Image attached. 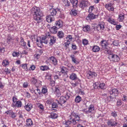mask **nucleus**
<instances>
[{"mask_svg":"<svg viewBox=\"0 0 127 127\" xmlns=\"http://www.w3.org/2000/svg\"><path fill=\"white\" fill-rule=\"evenodd\" d=\"M31 13L33 15L35 22L39 23L42 21L40 17L42 15V14L39 8L34 7L31 9Z\"/></svg>","mask_w":127,"mask_h":127,"instance_id":"obj_1","label":"nucleus"},{"mask_svg":"<svg viewBox=\"0 0 127 127\" xmlns=\"http://www.w3.org/2000/svg\"><path fill=\"white\" fill-rule=\"evenodd\" d=\"M70 116L69 120L66 121L64 123L65 127H70L69 125H76L80 121V117L75 113H72Z\"/></svg>","mask_w":127,"mask_h":127,"instance_id":"obj_2","label":"nucleus"},{"mask_svg":"<svg viewBox=\"0 0 127 127\" xmlns=\"http://www.w3.org/2000/svg\"><path fill=\"white\" fill-rule=\"evenodd\" d=\"M50 37V35L49 32H47L45 36H44L42 37L41 39L40 40V43L41 44H42L43 43H44L45 44H47V43L48 40L47 39L48 38V39H49V38Z\"/></svg>","mask_w":127,"mask_h":127,"instance_id":"obj_3","label":"nucleus"},{"mask_svg":"<svg viewBox=\"0 0 127 127\" xmlns=\"http://www.w3.org/2000/svg\"><path fill=\"white\" fill-rule=\"evenodd\" d=\"M109 58L111 61L117 62L120 60V58L118 55L113 54H110Z\"/></svg>","mask_w":127,"mask_h":127,"instance_id":"obj_4","label":"nucleus"},{"mask_svg":"<svg viewBox=\"0 0 127 127\" xmlns=\"http://www.w3.org/2000/svg\"><path fill=\"white\" fill-rule=\"evenodd\" d=\"M56 26H54L51 27L50 29V31H54V32H57V29H59L62 26V24L59 21L56 22L55 23Z\"/></svg>","mask_w":127,"mask_h":127,"instance_id":"obj_5","label":"nucleus"},{"mask_svg":"<svg viewBox=\"0 0 127 127\" xmlns=\"http://www.w3.org/2000/svg\"><path fill=\"white\" fill-rule=\"evenodd\" d=\"M90 5L88 1L87 0H82L80 3L79 6L82 9Z\"/></svg>","mask_w":127,"mask_h":127,"instance_id":"obj_6","label":"nucleus"},{"mask_svg":"<svg viewBox=\"0 0 127 127\" xmlns=\"http://www.w3.org/2000/svg\"><path fill=\"white\" fill-rule=\"evenodd\" d=\"M31 81V82L33 84H35L37 87L41 86V82L39 81H37V80L34 78H32Z\"/></svg>","mask_w":127,"mask_h":127,"instance_id":"obj_7","label":"nucleus"},{"mask_svg":"<svg viewBox=\"0 0 127 127\" xmlns=\"http://www.w3.org/2000/svg\"><path fill=\"white\" fill-rule=\"evenodd\" d=\"M50 13L51 15L52 16L56 15L57 13H58L59 12H61L60 9L59 8H57L56 9H52L50 10Z\"/></svg>","mask_w":127,"mask_h":127,"instance_id":"obj_8","label":"nucleus"},{"mask_svg":"<svg viewBox=\"0 0 127 127\" xmlns=\"http://www.w3.org/2000/svg\"><path fill=\"white\" fill-rule=\"evenodd\" d=\"M117 124V122L115 121L113 119L109 120L107 122L108 125L110 127L115 126H116Z\"/></svg>","mask_w":127,"mask_h":127,"instance_id":"obj_9","label":"nucleus"},{"mask_svg":"<svg viewBox=\"0 0 127 127\" xmlns=\"http://www.w3.org/2000/svg\"><path fill=\"white\" fill-rule=\"evenodd\" d=\"M106 42L105 41L102 40L101 42L102 46L103 49V51L105 53H107L108 52V50L107 48V45L105 43Z\"/></svg>","mask_w":127,"mask_h":127,"instance_id":"obj_10","label":"nucleus"},{"mask_svg":"<svg viewBox=\"0 0 127 127\" xmlns=\"http://www.w3.org/2000/svg\"><path fill=\"white\" fill-rule=\"evenodd\" d=\"M97 75V74L94 72H92L90 71L87 75L88 78L90 79L94 77H95Z\"/></svg>","mask_w":127,"mask_h":127,"instance_id":"obj_11","label":"nucleus"},{"mask_svg":"<svg viewBox=\"0 0 127 127\" xmlns=\"http://www.w3.org/2000/svg\"><path fill=\"white\" fill-rule=\"evenodd\" d=\"M94 110V105H91L88 108V110L85 111V113L89 114L90 113H92Z\"/></svg>","mask_w":127,"mask_h":127,"instance_id":"obj_12","label":"nucleus"},{"mask_svg":"<svg viewBox=\"0 0 127 127\" xmlns=\"http://www.w3.org/2000/svg\"><path fill=\"white\" fill-rule=\"evenodd\" d=\"M112 5L111 3H109L105 5V7L109 11H113L114 8Z\"/></svg>","mask_w":127,"mask_h":127,"instance_id":"obj_13","label":"nucleus"},{"mask_svg":"<svg viewBox=\"0 0 127 127\" xmlns=\"http://www.w3.org/2000/svg\"><path fill=\"white\" fill-rule=\"evenodd\" d=\"M50 62L54 65L57 64V61L55 57H51L50 58Z\"/></svg>","mask_w":127,"mask_h":127,"instance_id":"obj_14","label":"nucleus"},{"mask_svg":"<svg viewBox=\"0 0 127 127\" xmlns=\"http://www.w3.org/2000/svg\"><path fill=\"white\" fill-rule=\"evenodd\" d=\"M66 100L64 96H62L61 97L59 101L58 100L57 101L58 103L61 105H62V104L65 103L66 101Z\"/></svg>","mask_w":127,"mask_h":127,"instance_id":"obj_15","label":"nucleus"},{"mask_svg":"<svg viewBox=\"0 0 127 127\" xmlns=\"http://www.w3.org/2000/svg\"><path fill=\"white\" fill-rule=\"evenodd\" d=\"M22 102L20 101H18L16 102L15 103L12 104V106L13 107H21L22 105Z\"/></svg>","mask_w":127,"mask_h":127,"instance_id":"obj_16","label":"nucleus"},{"mask_svg":"<svg viewBox=\"0 0 127 127\" xmlns=\"http://www.w3.org/2000/svg\"><path fill=\"white\" fill-rule=\"evenodd\" d=\"M107 21L111 24L114 25H116V22L115 21L114 19L110 17H109L108 18H107Z\"/></svg>","mask_w":127,"mask_h":127,"instance_id":"obj_17","label":"nucleus"},{"mask_svg":"<svg viewBox=\"0 0 127 127\" xmlns=\"http://www.w3.org/2000/svg\"><path fill=\"white\" fill-rule=\"evenodd\" d=\"M110 93L111 95L114 94L115 96L118 95L119 92L117 89H114L110 91Z\"/></svg>","mask_w":127,"mask_h":127,"instance_id":"obj_18","label":"nucleus"},{"mask_svg":"<svg viewBox=\"0 0 127 127\" xmlns=\"http://www.w3.org/2000/svg\"><path fill=\"white\" fill-rule=\"evenodd\" d=\"M54 20L53 16H52L50 15H49L46 17V20L48 22H51L52 21H53Z\"/></svg>","mask_w":127,"mask_h":127,"instance_id":"obj_19","label":"nucleus"},{"mask_svg":"<svg viewBox=\"0 0 127 127\" xmlns=\"http://www.w3.org/2000/svg\"><path fill=\"white\" fill-rule=\"evenodd\" d=\"M63 45L65 47L66 49L67 48H69L71 46L70 42L69 41H67L66 42L64 43Z\"/></svg>","mask_w":127,"mask_h":127,"instance_id":"obj_20","label":"nucleus"},{"mask_svg":"<svg viewBox=\"0 0 127 127\" xmlns=\"http://www.w3.org/2000/svg\"><path fill=\"white\" fill-rule=\"evenodd\" d=\"M72 59V61L74 63L77 64L79 63V62L77 60V59L75 57L74 55H71L70 56Z\"/></svg>","mask_w":127,"mask_h":127,"instance_id":"obj_21","label":"nucleus"},{"mask_svg":"<svg viewBox=\"0 0 127 127\" xmlns=\"http://www.w3.org/2000/svg\"><path fill=\"white\" fill-rule=\"evenodd\" d=\"M90 26L88 25L85 26L83 27V30L84 31L89 32L90 31Z\"/></svg>","mask_w":127,"mask_h":127,"instance_id":"obj_22","label":"nucleus"},{"mask_svg":"<svg viewBox=\"0 0 127 127\" xmlns=\"http://www.w3.org/2000/svg\"><path fill=\"white\" fill-rule=\"evenodd\" d=\"M92 51L93 52H98L100 50L99 47L97 46H94L92 48Z\"/></svg>","mask_w":127,"mask_h":127,"instance_id":"obj_23","label":"nucleus"},{"mask_svg":"<svg viewBox=\"0 0 127 127\" xmlns=\"http://www.w3.org/2000/svg\"><path fill=\"white\" fill-rule=\"evenodd\" d=\"M71 3L72 4L73 7L75 8L77 7L78 2V0H70Z\"/></svg>","mask_w":127,"mask_h":127,"instance_id":"obj_24","label":"nucleus"},{"mask_svg":"<svg viewBox=\"0 0 127 127\" xmlns=\"http://www.w3.org/2000/svg\"><path fill=\"white\" fill-rule=\"evenodd\" d=\"M96 15H95L93 14L92 13L89 14L87 18H88L90 20H92L95 19Z\"/></svg>","mask_w":127,"mask_h":127,"instance_id":"obj_25","label":"nucleus"},{"mask_svg":"<svg viewBox=\"0 0 127 127\" xmlns=\"http://www.w3.org/2000/svg\"><path fill=\"white\" fill-rule=\"evenodd\" d=\"M25 108L28 111H29L32 108V105L30 104H28L26 106H25Z\"/></svg>","mask_w":127,"mask_h":127,"instance_id":"obj_26","label":"nucleus"},{"mask_svg":"<svg viewBox=\"0 0 127 127\" xmlns=\"http://www.w3.org/2000/svg\"><path fill=\"white\" fill-rule=\"evenodd\" d=\"M54 93L57 97H59L61 95V93L58 88H55Z\"/></svg>","mask_w":127,"mask_h":127,"instance_id":"obj_27","label":"nucleus"},{"mask_svg":"<svg viewBox=\"0 0 127 127\" xmlns=\"http://www.w3.org/2000/svg\"><path fill=\"white\" fill-rule=\"evenodd\" d=\"M124 13L121 14L119 15V18L120 22H122L124 20Z\"/></svg>","mask_w":127,"mask_h":127,"instance_id":"obj_28","label":"nucleus"},{"mask_svg":"<svg viewBox=\"0 0 127 127\" xmlns=\"http://www.w3.org/2000/svg\"><path fill=\"white\" fill-rule=\"evenodd\" d=\"M26 125L28 127L30 126L32 124V122L31 119H28L26 120Z\"/></svg>","mask_w":127,"mask_h":127,"instance_id":"obj_29","label":"nucleus"},{"mask_svg":"<svg viewBox=\"0 0 127 127\" xmlns=\"http://www.w3.org/2000/svg\"><path fill=\"white\" fill-rule=\"evenodd\" d=\"M49 38L50 39V45H52L53 44L55 43L56 39L53 36L51 37L50 36V37Z\"/></svg>","mask_w":127,"mask_h":127,"instance_id":"obj_30","label":"nucleus"},{"mask_svg":"<svg viewBox=\"0 0 127 127\" xmlns=\"http://www.w3.org/2000/svg\"><path fill=\"white\" fill-rule=\"evenodd\" d=\"M105 24L104 22L101 23L98 26L97 28H100L101 30H103L104 29V25Z\"/></svg>","mask_w":127,"mask_h":127,"instance_id":"obj_31","label":"nucleus"},{"mask_svg":"<svg viewBox=\"0 0 127 127\" xmlns=\"http://www.w3.org/2000/svg\"><path fill=\"white\" fill-rule=\"evenodd\" d=\"M71 15L76 16L77 14V11L74 9H72L70 12Z\"/></svg>","mask_w":127,"mask_h":127,"instance_id":"obj_32","label":"nucleus"},{"mask_svg":"<svg viewBox=\"0 0 127 127\" xmlns=\"http://www.w3.org/2000/svg\"><path fill=\"white\" fill-rule=\"evenodd\" d=\"M116 97H112L111 96H109L107 97V99L108 102L111 101H114L115 100Z\"/></svg>","mask_w":127,"mask_h":127,"instance_id":"obj_33","label":"nucleus"},{"mask_svg":"<svg viewBox=\"0 0 127 127\" xmlns=\"http://www.w3.org/2000/svg\"><path fill=\"white\" fill-rule=\"evenodd\" d=\"M70 78L72 80H75L77 78L76 75L75 73H72L70 75Z\"/></svg>","mask_w":127,"mask_h":127,"instance_id":"obj_34","label":"nucleus"},{"mask_svg":"<svg viewBox=\"0 0 127 127\" xmlns=\"http://www.w3.org/2000/svg\"><path fill=\"white\" fill-rule=\"evenodd\" d=\"M40 69L41 70L44 71L49 69V68L47 65L42 66L40 67Z\"/></svg>","mask_w":127,"mask_h":127,"instance_id":"obj_35","label":"nucleus"},{"mask_svg":"<svg viewBox=\"0 0 127 127\" xmlns=\"http://www.w3.org/2000/svg\"><path fill=\"white\" fill-rule=\"evenodd\" d=\"M60 68L61 69V72L62 73H65L67 71V69L64 66H61Z\"/></svg>","mask_w":127,"mask_h":127,"instance_id":"obj_36","label":"nucleus"},{"mask_svg":"<svg viewBox=\"0 0 127 127\" xmlns=\"http://www.w3.org/2000/svg\"><path fill=\"white\" fill-rule=\"evenodd\" d=\"M21 40L20 42V44L22 46H25L26 45V43L24 41L23 38L22 37L20 38Z\"/></svg>","mask_w":127,"mask_h":127,"instance_id":"obj_37","label":"nucleus"},{"mask_svg":"<svg viewBox=\"0 0 127 127\" xmlns=\"http://www.w3.org/2000/svg\"><path fill=\"white\" fill-rule=\"evenodd\" d=\"M49 117L52 119H55L57 118L58 115L57 114L55 113H51V115Z\"/></svg>","mask_w":127,"mask_h":127,"instance_id":"obj_38","label":"nucleus"},{"mask_svg":"<svg viewBox=\"0 0 127 127\" xmlns=\"http://www.w3.org/2000/svg\"><path fill=\"white\" fill-rule=\"evenodd\" d=\"M57 35L59 38H62L64 37V34L63 32H58Z\"/></svg>","mask_w":127,"mask_h":127,"instance_id":"obj_39","label":"nucleus"},{"mask_svg":"<svg viewBox=\"0 0 127 127\" xmlns=\"http://www.w3.org/2000/svg\"><path fill=\"white\" fill-rule=\"evenodd\" d=\"M81 98L79 95L77 96L75 99V101L76 102L79 103L81 101Z\"/></svg>","mask_w":127,"mask_h":127,"instance_id":"obj_40","label":"nucleus"},{"mask_svg":"<svg viewBox=\"0 0 127 127\" xmlns=\"http://www.w3.org/2000/svg\"><path fill=\"white\" fill-rule=\"evenodd\" d=\"M63 2L64 4V5L65 6L67 7L69 6L70 3L68 0H64Z\"/></svg>","mask_w":127,"mask_h":127,"instance_id":"obj_41","label":"nucleus"},{"mask_svg":"<svg viewBox=\"0 0 127 127\" xmlns=\"http://www.w3.org/2000/svg\"><path fill=\"white\" fill-rule=\"evenodd\" d=\"M119 44V42L118 40H114L113 42L111 45H113L114 46H117Z\"/></svg>","mask_w":127,"mask_h":127,"instance_id":"obj_42","label":"nucleus"},{"mask_svg":"<svg viewBox=\"0 0 127 127\" xmlns=\"http://www.w3.org/2000/svg\"><path fill=\"white\" fill-rule=\"evenodd\" d=\"M70 96V95L69 93H67L64 97L66 100H67L69 98Z\"/></svg>","mask_w":127,"mask_h":127,"instance_id":"obj_43","label":"nucleus"},{"mask_svg":"<svg viewBox=\"0 0 127 127\" xmlns=\"http://www.w3.org/2000/svg\"><path fill=\"white\" fill-rule=\"evenodd\" d=\"M101 89H105L106 87L104 83L100 84L98 86Z\"/></svg>","mask_w":127,"mask_h":127,"instance_id":"obj_44","label":"nucleus"},{"mask_svg":"<svg viewBox=\"0 0 127 127\" xmlns=\"http://www.w3.org/2000/svg\"><path fill=\"white\" fill-rule=\"evenodd\" d=\"M34 92V93L37 95L38 94H40L41 93L40 90L38 88L35 89Z\"/></svg>","mask_w":127,"mask_h":127,"instance_id":"obj_45","label":"nucleus"},{"mask_svg":"<svg viewBox=\"0 0 127 127\" xmlns=\"http://www.w3.org/2000/svg\"><path fill=\"white\" fill-rule=\"evenodd\" d=\"M99 85L98 83L96 82L93 84V86L95 89H96L99 87L98 86H99Z\"/></svg>","mask_w":127,"mask_h":127,"instance_id":"obj_46","label":"nucleus"},{"mask_svg":"<svg viewBox=\"0 0 127 127\" xmlns=\"http://www.w3.org/2000/svg\"><path fill=\"white\" fill-rule=\"evenodd\" d=\"M9 64L8 61L6 60H4L2 62V64L3 66H6L8 65Z\"/></svg>","mask_w":127,"mask_h":127,"instance_id":"obj_47","label":"nucleus"},{"mask_svg":"<svg viewBox=\"0 0 127 127\" xmlns=\"http://www.w3.org/2000/svg\"><path fill=\"white\" fill-rule=\"evenodd\" d=\"M13 39L11 37L8 36L7 38V43H9L10 42H12Z\"/></svg>","mask_w":127,"mask_h":127,"instance_id":"obj_48","label":"nucleus"},{"mask_svg":"<svg viewBox=\"0 0 127 127\" xmlns=\"http://www.w3.org/2000/svg\"><path fill=\"white\" fill-rule=\"evenodd\" d=\"M66 38L67 40V41L70 42L72 39V37L71 35H68L67 36V37H66Z\"/></svg>","mask_w":127,"mask_h":127,"instance_id":"obj_49","label":"nucleus"},{"mask_svg":"<svg viewBox=\"0 0 127 127\" xmlns=\"http://www.w3.org/2000/svg\"><path fill=\"white\" fill-rule=\"evenodd\" d=\"M35 86L34 85L31 86L30 88V90L32 92H34L35 89H34Z\"/></svg>","mask_w":127,"mask_h":127,"instance_id":"obj_50","label":"nucleus"},{"mask_svg":"<svg viewBox=\"0 0 127 127\" xmlns=\"http://www.w3.org/2000/svg\"><path fill=\"white\" fill-rule=\"evenodd\" d=\"M94 9V6H91L89 7L88 11L89 12H91Z\"/></svg>","mask_w":127,"mask_h":127,"instance_id":"obj_51","label":"nucleus"},{"mask_svg":"<svg viewBox=\"0 0 127 127\" xmlns=\"http://www.w3.org/2000/svg\"><path fill=\"white\" fill-rule=\"evenodd\" d=\"M47 91V90L46 88H43L42 90V93L44 94L46 93Z\"/></svg>","mask_w":127,"mask_h":127,"instance_id":"obj_52","label":"nucleus"},{"mask_svg":"<svg viewBox=\"0 0 127 127\" xmlns=\"http://www.w3.org/2000/svg\"><path fill=\"white\" fill-rule=\"evenodd\" d=\"M58 107L57 103L55 102H53L52 104V108H56Z\"/></svg>","mask_w":127,"mask_h":127,"instance_id":"obj_53","label":"nucleus"},{"mask_svg":"<svg viewBox=\"0 0 127 127\" xmlns=\"http://www.w3.org/2000/svg\"><path fill=\"white\" fill-rule=\"evenodd\" d=\"M88 43V42L87 40L86 39H83V43L84 45H87Z\"/></svg>","mask_w":127,"mask_h":127,"instance_id":"obj_54","label":"nucleus"},{"mask_svg":"<svg viewBox=\"0 0 127 127\" xmlns=\"http://www.w3.org/2000/svg\"><path fill=\"white\" fill-rule=\"evenodd\" d=\"M28 86V83L27 82H24L23 85V87L24 88H27Z\"/></svg>","mask_w":127,"mask_h":127,"instance_id":"obj_55","label":"nucleus"},{"mask_svg":"<svg viewBox=\"0 0 127 127\" xmlns=\"http://www.w3.org/2000/svg\"><path fill=\"white\" fill-rule=\"evenodd\" d=\"M12 112H13L12 111L8 110L5 112V113L6 114H7L9 115H11L12 114Z\"/></svg>","mask_w":127,"mask_h":127,"instance_id":"obj_56","label":"nucleus"},{"mask_svg":"<svg viewBox=\"0 0 127 127\" xmlns=\"http://www.w3.org/2000/svg\"><path fill=\"white\" fill-rule=\"evenodd\" d=\"M18 54L17 52H14L12 53V55L13 57H16L18 56Z\"/></svg>","mask_w":127,"mask_h":127,"instance_id":"obj_57","label":"nucleus"},{"mask_svg":"<svg viewBox=\"0 0 127 127\" xmlns=\"http://www.w3.org/2000/svg\"><path fill=\"white\" fill-rule=\"evenodd\" d=\"M11 117L12 118H14L16 117L15 113H14L13 112L10 115Z\"/></svg>","mask_w":127,"mask_h":127,"instance_id":"obj_58","label":"nucleus"},{"mask_svg":"<svg viewBox=\"0 0 127 127\" xmlns=\"http://www.w3.org/2000/svg\"><path fill=\"white\" fill-rule=\"evenodd\" d=\"M121 27L122 26L120 25H117L116 26V29L117 30H118L121 28Z\"/></svg>","mask_w":127,"mask_h":127,"instance_id":"obj_59","label":"nucleus"},{"mask_svg":"<svg viewBox=\"0 0 127 127\" xmlns=\"http://www.w3.org/2000/svg\"><path fill=\"white\" fill-rule=\"evenodd\" d=\"M51 75L50 74H47L46 76V78L48 80L50 79V80H51Z\"/></svg>","mask_w":127,"mask_h":127,"instance_id":"obj_60","label":"nucleus"},{"mask_svg":"<svg viewBox=\"0 0 127 127\" xmlns=\"http://www.w3.org/2000/svg\"><path fill=\"white\" fill-rule=\"evenodd\" d=\"M27 64H23L22 65V67L24 69H26L27 68Z\"/></svg>","mask_w":127,"mask_h":127,"instance_id":"obj_61","label":"nucleus"},{"mask_svg":"<svg viewBox=\"0 0 127 127\" xmlns=\"http://www.w3.org/2000/svg\"><path fill=\"white\" fill-rule=\"evenodd\" d=\"M12 100L13 101V103L12 104H14V103H15L16 102H17V101H16L17 99L15 97H13Z\"/></svg>","mask_w":127,"mask_h":127,"instance_id":"obj_62","label":"nucleus"},{"mask_svg":"<svg viewBox=\"0 0 127 127\" xmlns=\"http://www.w3.org/2000/svg\"><path fill=\"white\" fill-rule=\"evenodd\" d=\"M72 48L73 49L75 50L77 49L76 46L75 45L72 44L71 45Z\"/></svg>","mask_w":127,"mask_h":127,"instance_id":"obj_63","label":"nucleus"},{"mask_svg":"<svg viewBox=\"0 0 127 127\" xmlns=\"http://www.w3.org/2000/svg\"><path fill=\"white\" fill-rule=\"evenodd\" d=\"M122 100L124 101H126L127 100V97L125 95H124L123 98Z\"/></svg>","mask_w":127,"mask_h":127,"instance_id":"obj_64","label":"nucleus"}]
</instances>
